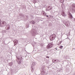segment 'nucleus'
I'll return each instance as SVG.
<instances>
[{
  "instance_id": "obj_11",
  "label": "nucleus",
  "mask_w": 75,
  "mask_h": 75,
  "mask_svg": "<svg viewBox=\"0 0 75 75\" xmlns=\"http://www.w3.org/2000/svg\"><path fill=\"white\" fill-rule=\"evenodd\" d=\"M52 61L53 62H56L57 61V60L53 59L52 60Z\"/></svg>"
},
{
  "instance_id": "obj_20",
  "label": "nucleus",
  "mask_w": 75,
  "mask_h": 75,
  "mask_svg": "<svg viewBox=\"0 0 75 75\" xmlns=\"http://www.w3.org/2000/svg\"><path fill=\"white\" fill-rule=\"evenodd\" d=\"M46 17H48L49 16L48 15L46 16Z\"/></svg>"
},
{
  "instance_id": "obj_13",
  "label": "nucleus",
  "mask_w": 75,
  "mask_h": 75,
  "mask_svg": "<svg viewBox=\"0 0 75 75\" xmlns=\"http://www.w3.org/2000/svg\"><path fill=\"white\" fill-rule=\"evenodd\" d=\"M32 23L33 24H35V22H34V21H32Z\"/></svg>"
},
{
  "instance_id": "obj_17",
  "label": "nucleus",
  "mask_w": 75,
  "mask_h": 75,
  "mask_svg": "<svg viewBox=\"0 0 75 75\" xmlns=\"http://www.w3.org/2000/svg\"><path fill=\"white\" fill-rule=\"evenodd\" d=\"M1 19H0V25H1Z\"/></svg>"
},
{
  "instance_id": "obj_21",
  "label": "nucleus",
  "mask_w": 75,
  "mask_h": 75,
  "mask_svg": "<svg viewBox=\"0 0 75 75\" xmlns=\"http://www.w3.org/2000/svg\"><path fill=\"white\" fill-rule=\"evenodd\" d=\"M55 49H56V50H57V48H55Z\"/></svg>"
},
{
  "instance_id": "obj_1",
  "label": "nucleus",
  "mask_w": 75,
  "mask_h": 75,
  "mask_svg": "<svg viewBox=\"0 0 75 75\" xmlns=\"http://www.w3.org/2000/svg\"><path fill=\"white\" fill-rule=\"evenodd\" d=\"M53 46H54L53 43L51 42L48 44L46 48L47 49H50V48H52Z\"/></svg>"
},
{
  "instance_id": "obj_2",
  "label": "nucleus",
  "mask_w": 75,
  "mask_h": 75,
  "mask_svg": "<svg viewBox=\"0 0 75 75\" xmlns=\"http://www.w3.org/2000/svg\"><path fill=\"white\" fill-rule=\"evenodd\" d=\"M55 38V35H53L52 36H50V41H52Z\"/></svg>"
},
{
  "instance_id": "obj_22",
  "label": "nucleus",
  "mask_w": 75,
  "mask_h": 75,
  "mask_svg": "<svg viewBox=\"0 0 75 75\" xmlns=\"http://www.w3.org/2000/svg\"><path fill=\"white\" fill-rule=\"evenodd\" d=\"M74 20H75V19H74Z\"/></svg>"
},
{
  "instance_id": "obj_12",
  "label": "nucleus",
  "mask_w": 75,
  "mask_h": 75,
  "mask_svg": "<svg viewBox=\"0 0 75 75\" xmlns=\"http://www.w3.org/2000/svg\"><path fill=\"white\" fill-rule=\"evenodd\" d=\"M68 15H69V16H72L71 13H70V12L68 13Z\"/></svg>"
},
{
  "instance_id": "obj_18",
  "label": "nucleus",
  "mask_w": 75,
  "mask_h": 75,
  "mask_svg": "<svg viewBox=\"0 0 75 75\" xmlns=\"http://www.w3.org/2000/svg\"><path fill=\"white\" fill-rule=\"evenodd\" d=\"M46 58H50V57H49L48 56H46Z\"/></svg>"
},
{
  "instance_id": "obj_7",
  "label": "nucleus",
  "mask_w": 75,
  "mask_h": 75,
  "mask_svg": "<svg viewBox=\"0 0 75 75\" xmlns=\"http://www.w3.org/2000/svg\"><path fill=\"white\" fill-rule=\"evenodd\" d=\"M60 2L62 3H63L64 2V0H60Z\"/></svg>"
},
{
  "instance_id": "obj_19",
  "label": "nucleus",
  "mask_w": 75,
  "mask_h": 75,
  "mask_svg": "<svg viewBox=\"0 0 75 75\" xmlns=\"http://www.w3.org/2000/svg\"><path fill=\"white\" fill-rule=\"evenodd\" d=\"M63 4H62V8H63Z\"/></svg>"
},
{
  "instance_id": "obj_5",
  "label": "nucleus",
  "mask_w": 75,
  "mask_h": 75,
  "mask_svg": "<svg viewBox=\"0 0 75 75\" xmlns=\"http://www.w3.org/2000/svg\"><path fill=\"white\" fill-rule=\"evenodd\" d=\"M65 25L67 27H68L69 25V22H67V23H66Z\"/></svg>"
},
{
  "instance_id": "obj_6",
  "label": "nucleus",
  "mask_w": 75,
  "mask_h": 75,
  "mask_svg": "<svg viewBox=\"0 0 75 75\" xmlns=\"http://www.w3.org/2000/svg\"><path fill=\"white\" fill-rule=\"evenodd\" d=\"M69 18H70V19H72L73 18V17H72V15H71L70 16H69Z\"/></svg>"
},
{
  "instance_id": "obj_16",
  "label": "nucleus",
  "mask_w": 75,
  "mask_h": 75,
  "mask_svg": "<svg viewBox=\"0 0 75 75\" xmlns=\"http://www.w3.org/2000/svg\"><path fill=\"white\" fill-rule=\"evenodd\" d=\"M49 16H50V17H52V18H53V17H54V16H52L51 17V15Z\"/></svg>"
},
{
  "instance_id": "obj_14",
  "label": "nucleus",
  "mask_w": 75,
  "mask_h": 75,
  "mask_svg": "<svg viewBox=\"0 0 75 75\" xmlns=\"http://www.w3.org/2000/svg\"><path fill=\"white\" fill-rule=\"evenodd\" d=\"M60 44H61V42H59V43H58L57 44L58 45H60Z\"/></svg>"
},
{
  "instance_id": "obj_3",
  "label": "nucleus",
  "mask_w": 75,
  "mask_h": 75,
  "mask_svg": "<svg viewBox=\"0 0 75 75\" xmlns=\"http://www.w3.org/2000/svg\"><path fill=\"white\" fill-rule=\"evenodd\" d=\"M61 15L62 16H64V17H65L66 16V14H65V12H64V11H63L61 13Z\"/></svg>"
},
{
  "instance_id": "obj_15",
  "label": "nucleus",
  "mask_w": 75,
  "mask_h": 75,
  "mask_svg": "<svg viewBox=\"0 0 75 75\" xmlns=\"http://www.w3.org/2000/svg\"><path fill=\"white\" fill-rule=\"evenodd\" d=\"M60 47L61 49H62V48H63V46H61Z\"/></svg>"
},
{
  "instance_id": "obj_10",
  "label": "nucleus",
  "mask_w": 75,
  "mask_h": 75,
  "mask_svg": "<svg viewBox=\"0 0 75 75\" xmlns=\"http://www.w3.org/2000/svg\"><path fill=\"white\" fill-rule=\"evenodd\" d=\"M12 65H13V63L11 62L9 63V65L10 66V67H11V66H12Z\"/></svg>"
},
{
  "instance_id": "obj_9",
  "label": "nucleus",
  "mask_w": 75,
  "mask_h": 75,
  "mask_svg": "<svg viewBox=\"0 0 75 75\" xmlns=\"http://www.w3.org/2000/svg\"><path fill=\"white\" fill-rule=\"evenodd\" d=\"M2 24H6V22L4 21H2Z\"/></svg>"
},
{
  "instance_id": "obj_8",
  "label": "nucleus",
  "mask_w": 75,
  "mask_h": 75,
  "mask_svg": "<svg viewBox=\"0 0 75 75\" xmlns=\"http://www.w3.org/2000/svg\"><path fill=\"white\" fill-rule=\"evenodd\" d=\"M5 28L6 30H9V29H10V27H8L7 28V27H6Z\"/></svg>"
},
{
  "instance_id": "obj_4",
  "label": "nucleus",
  "mask_w": 75,
  "mask_h": 75,
  "mask_svg": "<svg viewBox=\"0 0 75 75\" xmlns=\"http://www.w3.org/2000/svg\"><path fill=\"white\" fill-rule=\"evenodd\" d=\"M13 42L14 43V45H16V44L18 43V40H14L13 41Z\"/></svg>"
}]
</instances>
